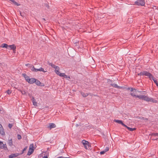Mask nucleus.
<instances>
[{
	"mask_svg": "<svg viewBox=\"0 0 158 158\" xmlns=\"http://www.w3.org/2000/svg\"><path fill=\"white\" fill-rule=\"evenodd\" d=\"M11 2L13 3L15 5L17 6H19L20 5V4L18 3L14 0H9Z\"/></svg>",
	"mask_w": 158,
	"mask_h": 158,
	"instance_id": "21",
	"label": "nucleus"
},
{
	"mask_svg": "<svg viewBox=\"0 0 158 158\" xmlns=\"http://www.w3.org/2000/svg\"><path fill=\"white\" fill-rule=\"evenodd\" d=\"M0 148H4L5 150L8 149L6 144H3V142L1 141H0Z\"/></svg>",
	"mask_w": 158,
	"mask_h": 158,
	"instance_id": "8",
	"label": "nucleus"
},
{
	"mask_svg": "<svg viewBox=\"0 0 158 158\" xmlns=\"http://www.w3.org/2000/svg\"><path fill=\"white\" fill-rule=\"evenodd\" d=\"M106 152L104 150L103 151L101 152H100V154L101 155H103V154H104Z\"/></svg>",
	"mask_w": 158,
	"mask_h": 158,
	"instance_id": "34",
	"label": "nucleus"
},
{
	"mask_svg": "<svg viewBox=\"0 0 158 158\" xmlns=\"http://www.w3.org/2000/svg\"><path fill=\"white\" fill-rule=\"evenodd\" d=\"M1 111V109H0V112Z\"/></svg>",
	"mask_w": 158,
	"mask_h": 158,
	"instance_id": "56",
	"label": "nucleus"
},
{
	"mask_svg": "<svg viewBox=\"0 0 158 158\" xmlns=\"http://www.w3.org/2000/svg\"><path fill=\"white\" fill-rule=\"evenodd\" d=\"M55 72L57 74H59L58 73H60V72L59 71L60 68L58 66H56L55 68Z\"/></svg>",
	"mask_w": 158,
	"mask_h": 158,
	"instance_id": "19",
	"label": "nucleus"
},
{
	"mask_svg": "<svg viewBox=\"0 0 158 158\" xmlns=\"http://www.w3.org/2000/svg\"><path fill=\"white\" fill-rule=\"evenodd\" d=\"M27 146H26L25 147V148L23 149V150H22V153L20 154L21 155H22V154H23L24 152L27 149Z\"/></svg>",
	"mask_w": 158,
	"mask_h": 158,
	"instance_id": "29",
	"label": "nucleus"
},
{
	"mask_svg": "<svg viewBox=\"0 0 158 158\" xmlns=\"http://www.w3.org/2000/svg\"><path fill=\"white\" fill-rule=\"evenodd\" d=\"M2 125L1 124H0V128H2Z\"/></svg>",
	"mask_w": 158,
	"mask_h": 158,
	"instance_id": "47",
	"label": "nucleus"
},
{
	"mask_svg": "<svg viewBox=\"0 0 158 158\" xmlns=\"http://www.w3.org/2000/svg\"><path fill=\"white\" fill-rule=\"evenodd\" d=\"M64 158H70V157H64Z\"/></svg>",
	"mask_w": 158,
	"mask_h": 158,
	"instance_id": "53",
	"label": "nucleus"
},
{
	"mask_svg": "<svg viewBox=\"0 0 158 158\" xmlns=\"http://www.w3.org/2000/svg\"><path fill=\"white\" fill-rule=\"evenodd\" d=\"M35 78H31L30 79V80L29 81H28V82L30 84H32L35 83Z\"/></svg>",
	"mask_w": 158,
	"mask_h": 158,
	"instance_id": "14",
	"label": "nucleus"
},
{
	"mask_svg": "<svg viewBox=\"0 0 158 158\" xmlns=\"http://www.w3.org/2000/svg\"><path fill=\"white\" fill-rule=\"evenodd\" d=\"M149 73V72H148L147 71H143V72H141L139 73L140 76L145 75L147 77L148 75V74Z\"/></svg>",
	"mask_w": 158,
	"mask_h": 158,
	"instance_id": "9",
	"label": "nucleus"
},
{
	"mask_svg": "<svg viewBox=\"0 0 158 158\" xmlns=\"http://www.w3.org/2000/svg\"><path fill=\"white\" fill-rule=\"evenodd\" d=\"M156 86H158V82L157 83H156Z\"/></svg>",
	"mask_w": 158,
	"mask_h": 158,
	"instance_id": "49",
	"label": "nucleus"
},
{
	"mask_svg": "<svg viewBox=\"0 0 158 158\" xmlns=\"http://www.w3.org/2000/svg\"><path fill=\"white\" fill-rule=\"evenodd\" d=\"M13 126V123H9L8 125V127L9 128L11 129Z\"/></svg>",
	"mask_w": 158,
	"mask_h": 158,
	"instance_id": "30",
	"label": "nucleus"
},
{
	"mask_svg": "<svg viewBox=\"0 0 158 158\" xmlns=\"http://www.w3.org/2000/svg\"><path fill=\"white\" fill-rule=\"evenodd\" d=\"M135 3V5L141 6H144L145 4L144 0H137Z\"/></svg>",
	"mask_w": 158,
	"mask_h": 158,
	"instance_id": "3",
	"label": "nucleus"
},
{
	"mask_svg": "<svg viewBox=\"0 0 158 158\" xmlns=\"http://www.w3.org/2000/svg\"><path fill=\"white\" fill-rule=\"evenodd\" d=\"M149 73V72H148L147 71H143V72H141L139 73L140 76L145 75L147 77L148 75V74Z\"/></svg>",
	"mask_w": 158,
	"mask_h": 158,
	"instance_id": "10",
	"label": "nucleus"
},
{
	"mask_svg": "<svg viewBox=\"0 0 158 158\" xmlns=\"http://www.w3.org/2000/svg\"><path fill=\"white\" fill-rule=\"evenodd\" d=\"M136 97L139 98V99H142L145 101H146V98H147V96L144 95H136Z\"/></svg>",
	"mask_w": 158,
	"mask_h": 158,
	"instance_id": "7",
	"label": "nucleus"
},
{
	"mask_svg": "<svg viewBox=\"0 0 158 158\" xmlns=\"http://www.w3.org/2000/svg\"><path fill=\"white\" fill-rule=\"evenodd\" d=\"M30 64H25V65L26 66H28L29 65H30Z\"/></svg>",
	"mask_w": 158,
	"mask_h": 158,
	"instance_id": "45",
	"label": "nucleus"
},
{
	"mask_svg": "<svg viewBox=\"0 0 158 158\" xmlns=\"http://www.w3.org/2000/svg\"><path fill=\"white\" fill-rule=\"evenodd\" d=\"M48 64L49 65H50L51 66H52V65L53 64L52 63H50L49 61H48Z\"/></svg>",
	"mask_w": 158,
	"mask_h": 158,
	"instance_id": "38",
	"label": "nucleus"
},
{
	"mask_svg": "<svg viewBox=\"0 0 158 158\" xmlns=\"http://www.w3.org/2000/svg\"><path fill=\"white\" fill-rule=\"evenodd\" d=\"M6 92L8 94H10L11 93V91L9 89L8 90L6 91Z\"/></svg>",
	"mask_w": 158,
	"mask_h": 158,
	"instance_id": "32",
	"label": "nucleus"
},
{
	"mask_svg": "<svg viewBox=\"0 0 158 158\" xmlns=\"http://www.w3.org/2000/svg\"><path fill=\"white\" fill-rule=\"evenodd\" d=\"M20 15H21V16H23V15H22V13H21V12H20Z\"/></svg>",
	"mask_w": 158,
	"mask_h": 158,
	"instance_id": "52",
	"label": "nucleus"
},
{
	"mask_svg": "<svg viewBox=\"0 0 158 158\" xmlns=\"http://www.w3.org/2000/svg\"><path fill=\"white\" fill-rule=\"evenodd\" d=\"M56 127V126L55 124L54 123H49L48 124L47 127L51 130L52 128H55Z\"/></svg>",
	"mask_w": 158,
	"mask_h": 158,
	"instance_id": "5",
	"label": "nucleus"
},
{
	"mask_svg": "<svg viewBox=\"0 0 158 158\" xmlns=\"http://www.w3.org/2000/svg\"><path fill=\"white\" fill-rule=\"evenodd\" d=\"M138 76H140L139 73L138 74Z\"/></svg>",
	"mask_w": 158,
	"mask_h": 158,
	"instance_id": "55",
	"label": "nucleus"
},
{
	"mask_svg": "<svg viewBox=\"0 0 158 158\" xmlns=\"http://www.w3.org/2000/svg\"><path fill=\"white\" fill-rule=\"evenodd\" d=\"M82 143L85 148L86 149H90L91 148V146L89 144V143L87 141L83 140L82 141Z\"/></svg>",
	"mask_w": 158,
	"mask_h": 158,
	"instance_id": "1",
	"label": "nucleus"
},
{
	"mask_svg": "<svg viewBox=\"0 0 158 158\" xmlns=\"http://www.w3.org/2000/svg\"><path fill=\"white\" fill-rule=\"evenodd\" d=\"M64 77H65L66 78H70V77L69 76L66 75Z\"/></svg>",
	"mask_w": 158,
	"mask_h": 158,
	"instance_id": "40",
	"label": "nucleus"
},
{
	"mask_svg": "<svg viewBox=\"0 0 158 158\" xmlns=\"http://www.w3.org/2000/svg\"><path fill=\"white\" fill-rule=\"evenodd\" d=\"M31 101L33 103V105L35 106H37V102L34 97H32Z\"/></svg>",
	"mask_w": 158,
	"mask_h": 158,
	"instance_id": "16",
	"label": "nucleus"
},
{
	"mask_svg": "<svg viewBox=\"0 0 158 158\" xmlns=\"http://www.w3.org/2000/svg\"><path fill=\"white\" fill-rule=\"evenodd\" d=\"M19 155L18 154H12L10 155L9 156V158H13L14 157H16Z\"/></svg>",
	"mask_w": 158,
	"mask_h": 158,
	"instance_id": "17",
	"label": "nucleus"
},
{
	"mask_svg": "<svg viewBox=\"0 0 158 158\" xmlns=\"http://www.w3.org/2000/svg\"><path fill=\"white\" fill-rule=\"evenodd\" d=\"M111 86H113L114 88H116L118 89H121V86H119L117 84H114V83H111L110 84Z\"/></svg>",
	"mask_w": 158,
	"mask_h": 158,
	"instance_id": "15",
	"label": "nucleus"
},
{
	"mask_svg": "<svg viewBox=\"0 0 158 158\" xmlns=\"http://www.w3.org/2000/svg\"><path fill=\"white\" fill-rule=\"evenodd\" d=\"M42 19L44 21H46V20L44 18Z\"/></svg>",
	"mask_w": 158,
	"mask_h": 158,
	"instance_id": "51",
	"label": "nucleus"
},
{
	"mask_svg": "<svg viewBox=\"0 0 158 158\" xmlns=\"http://www.w3.org/2000/svg\"><path fill=\"white\" fill-rule=\"evenodd\" d=\"M22 75L24 77V78H25L26 77H27V74L25 73H23V74H22Z\"/></svg>",
	"mask_w": 158,
	"mask_h": 158,
	"instance_id": "36",
	"label": "nucleus"
},
{
	"mask_svg": "<svg viewBox=\"0 0 158 158\" xmlns=\"http://www.w3.org/2000/svg\"><path fill=\"white\" fill-rule=\"evenodd\" d=\"M16 47L15 44L8 45V48L9 50H12L14 53H15L16 49Z\"/></svg>",
	"mask_w": 158,
	"mask_h": 158,
	"instance_id": "4",
	"label": "nucleus"
},
{
	"mask_svg": "<svg viewBox=\"0 0 158 158\" xmlns=\"http://www.w3.org/2000/svg\"><path fill=\"white\" fill-rule=\"evenodd\" d=\"M0 47L8 48V45L6 44H3L0 46Z\"/></svg>",
	"mask_w": 158,
	"mask_h": 158,
	"instance_id": "18",
	"label": "nucleus"
},
{
	"mask_svg": "<svg viewBox=\"0 0 158 158\" xmlns=\"http://www.w3.org/2000/svg\"><path fill=\"white\" fill-rule=\"evenodd\" d=\"M147 98H146V101L147 102H153V103H156L157 102V101L156 100L153 99L152 98H150L149 97L147 96Z\"/></svg>",
	"mask_w": 158,
	"mask_h": 158,
	"instance_id": "6",
	"label": "nucleus"
},
{
	"mask_svg": "<svg viewBox=\"0 0 158 158\" xmlns=\"http://www.w3.org/2000/svg\"><path fill=\"white\" fill-rule=\"evenodd\" d=\"M153 139L154 140L158 139V138H156V139Z\"/></svg>",
	"mask_w": 158,
	"mask_h": 158,
	"instance_id": "50",
	"label": "nucleus"
},
{
	"mask_svg": "<svg viewBox=\"0 0 158 158\" xmlns=\"http://www.w3.org/2000/svg\"><path fill=\"white\" fill-rule=\"evenodd\" d=\"M154 82L155 84H156V83H157L158 82L156 80H155V81H154Z\"/></svg>",
	"mask_w": 158,
	"mask_h": 158,
	"instance_id": "44",
	"label": "nucleus"
},
{
	"mask_svg": "<svg viewBox=\"0 0 158 158\" xmlns=\"http://www.w3.org/2000/svg\"><path fill=\"white\" fill-rule=\"evenodd\" d=\"M130 94L133 97H136V95L135 94H134V93H130Z\"/></svg>",
	"mask_w": 158,
	"mask_h": 158,
	"instance_id": "35",
	"label": "nucleus"
},
{
	"mask_svg": "<svg viewBox=\"0 0 158 158\" xmlns=\"http://www.w3.org/2000/svg\"><path fill=\"white\" fill-rule=\"evenodd\" d=\"M21 93L23 94H25L26 93V92L25 91H22Z\"/></svg>",
	"mask_w": 158,
	"mask_h": 158,
	"instance_id": "39",
	"label": "nucleus"
},
{
	"mask_svg": "<svg viewBox=\"0 0 158 158\" xmlns=\"http://www.w3.org/2000/svg\"><path fill=\"white\" fill-rule=\"evenodd\" d=\"M29 149L30 150L35 149V148H34V145L33 144H31L30 145Z\"/></svg>",
	"mask_w": 158,
	"mask_h": 158,
	"instance_id": "27",
	"label": "nucleus"
},
{
	"mask_svg": "<svg viewBox=\"0 0 158 158\" xmlns=\"http://www.w3.org/2000/svg\"><path fill=\"white\" fill-rule=\"evenodd\" d=\"M0 134L2 135H5V133L3 127H2V128H0Z\"/></svg>",
	"mask_w": 158,
	"mask_h": 158,
	"instance_id": "20",
	"label": "nucleus"
},
{
	"mask_svg": "<svg viewBox=\"0 0 158 158\" xmlns=\"http://www.w3.org/2000/svg\"><path fill=\"white\" fill-rule=\"evenodd\" d=\"M17 137H18V139L19 140L21 139L22 138L21 136L19 134H18Z\"/></svg>",
	"mask_w": 158,
	"mask_h": 158,
	"instance_id": "33",
	"label": "nucleus"
},
{
	"mask_svg": "<svg viewBox=\"0 0 158 158\" xmlns=\"http://www.w3.org/2000/svg\"><path fill=\"white\" fill-rule=\"evenodd\" d=\"M109 150V148L108 147H107L106 148V149L104 150L106 152H107Z\"/></svg>",
	"mask_w": 158,
	"mask_h": 158,
	"instance_id": "37",
	"label": "nucleus"
},
{
	"mask_svg": "<svg viewBox=\"0 0 158 158\" xmlns=\"http://www.w3.org/2000/svg\"><path fill=\"white\" fill-rule=\"evenodd\" d=\"M59 74H57V75L60 76V77H65V74L64 73H61L60 72Z\"/></svg>",
	"mask_w": 158,
	"mask_h": 158,
	"instance_id": "26",
	"label": "nucleus"
},
{
	"mask_svg": "<svg viewBox=\"0 0 158 158\" xmlns=\"http://www.w3.org/2000/svg\"><path fill=\"white\" fill-rule=\"evenodd\" d=\"M35 84L39 86H44V85L43 84V85H40V84H41V83L40 82V81H39L38 80L36 79H35Z\"/></svg>",
	"mask_w": 158,
	"mask_h": 158,
	"instance_id": "12",
	"label": "nucleus"
},
{
	"mask_svg": "<svg viewBox=\"0 0 158 158\" xmlns=\"http://www.w3.org/2000/svg\"><path fill=\"white\" fill-rule=\"evenodd\" d=\"M151 136H158V133H152L151 134H150Z\"/></svg>",
	"mask_w": 158,
	"mask_h": 158,
	"instance_id": "28",
	"label": "nucleus"
},
{
	"mask_svg": "<svg viewBox=\"0 0 158 158\" xmlns=\"http://www.w3.org/2000/svg\"><path fill=\"white\" fill-rule=\"evenodd\" d=\"M8 143L9 145L10 146H11L13 145L12 140L11 139L8 140Z\"/></svg>",
	"mask_w": 158,
	"mask_h": 158,
	"instance_id": "24",
	"label": "nucleus"
},
{
	"mask_svg": "<svg viewBox=\"0 0 158 158\" xmlns=\"http://www.w3.org/2000/svg\"><path fill=\"white\" fill-rule=\"evenodd\" d=\"M153 9H156V6H153Z\"/></svg>",
	"mask_w": 158,
	"mask_h": 158,
	"instance_id": "46",
	"label": "nucleus"
},
{
	"mask_svg": "<svg viewBox=\"0 0 158 158\" xmlns=\"http://www.w3.org/2000/svg\"><path fill=\"white\" fill-rule=\"evenodd\" d=\"M114 121L118 123L121 124L122 125H123V126H126V125H125L121 120H114Z\"/></svg>",
	"mask_w": 158,
	"mask_h": 158,
	"instance_id": "13",
	"label": "nucleus"
},
{
	"mask_svg": "<svg viewBox=\"0 0 158 158\" xmlns=\"http://www.w3.org/2000/svg\"><path fill=\"white\" fill-rule=\"evenodd\" d=\"M124 127H126L129 131H132L135 130L136 129V128H131L127 127L126 125V126H124Z\"/></svg>",
	"mask_w": 158,
	"mask_h": 158,
	"instance_id": "22",
	"label": "nucleus"
},
{
	"mask_svg": "<svg viewBox=\"0 0 158 158\" xmlns=\"http://www.w3.org/2000/svg\"><path fill=\"white\" fill-rule=\"evenodd\" d=\"M134 90H135L136 91V89L134 88H131V91H133Z\"/></svg>",
	"mask_w": 158,
	"mask_h": 158,
	"instance_id": "43",
	"label": "nucleus"
},
{
	"mask_svg": "<svg viewBox=\"0 0 158 158\" xmlns=\"http://www.w3.org/2000/svg\"><path fill=\"white\" fill-rule=\"evenodd\" d=\"M45 6L47 7L48 9L49 8V6H48V5H47V4H46L45 5Z\"/></svg>",
	"mask_w": 158,
	"mask_h": 158,
	"instance_id": "42",
	"label": "nucleus"
},
{
	"mask_svg": "<svg viewBox=\"0 0 158 158\" xmlns=\"http://www.w3.org/2000/svg\"><path fill=\"white\" fill-rule=\"evenodd\" d=\"M34 151V149L30 150L29 149L28 152L27 154V155H28V156L30 155L33 153Z\"/></svg>",
	"mask_w": 158,
	"mask_h": 158,
	"instance_id": "23",
	"label": "nucleus"
},
{
	"mask_svg": "<svg viewBox=\"0 0 158 158\" xmlns=\"http://www.w3.org/2000/svg\"><path fill=\"white\" fill-rule=\"evenodd\" d=\"M56 66H57L55 65H54V64H53L52 65V66H51V67H52V68H53L55 69V68Z\"/></svg>",
	"mask_w": 158,
	"mask_h": 158,
	"instance_id": "41",
	"label": "nucleus"
},
{
	"mask_svg": "<svg viewBox=\"0 0 158 158\" xmlns=\"http://www.w3.org/2000/svg\"><path fill=\"white\" fill-rule=\"evenodd\" d=\"M57 158H64L63 157H62V156H60V157H58Z\"/></svg>",
	"mask_w": 158,
	"mask_h": 158,
	"instance_id": "48",
	"label": "nucleus"
},
{
	"mask_svg": "<svg viewBox=\"0 0 158 158\" xmlns=\"http://www.w3.org/2000/svg\"><path fill=\"white\" fill-rule=\"evenodd\" d=\"M81 94L84 97H85L88 95V94L87 93L85 94L84 93H83L82 92H81Z\"/></svg>",
	"mask_w": 158,
	"mask_h": 158,
	"instance_id": "25",
	"label": "nucleus"
},
{
	"mask_svg": "<svg viewBox=\"0 0 158 158\" xmlns=\"http://www.w3.org/2000/svg\"><path fill=\"white\" fill-rule=\"evenodd\" d=\"M147 77L149 78L150 80L152 79L154 81L155 80H156L155 78L153 76L151 73H149Z\"/></svg>",
	"mask_w": 158,
	"mask_h": 158,
	"instance_id": "11",
	"label": "nucleus"
},
{
	"mask_svg": "<svg viewBox=\"0 0 158 158\" xmlns=\"http://www.w3.org/2000/svg\"><path fill=\"white\" fill-rule=\"evenodd\" d=\"M128 90H130V88H128Z\"/></svg>",
	"mask_w": 158,
	"mask_h": 158,
	"instance_id": "54",
	"label": "nucleus"
},
{
	"mask_svg": "<svg viewBox=\"0 0 158 158\" xmlns=\"http://www.w3.org/2000/svg\"><path fill=\"white\" fill-rule=\"evenodd\" d=\"M29 67H31V70L33 72H37L38 71H42L44 72V73H45L46 72V71H44V69L42 67H41L39 69H37L35 68L34 66H29Z\"/></svg>",
	"mask_w": 158,
	"mask_h": 158,
	"instance_id": "2",
	"label": "nucleus"
},
{
	"mask_svg": "<svg viewBox=\"0 0 158 158\" xmlns=\"http://www.w3.org/2000/svg\"><path fill=\"white\" fill-rule=\"evenodd\" d=\"M30 77L27 76V77L25 78V79L26 80V81L28 82V81H29L30 80Z\"/></svg>",
	"mask_w": 158,
	"mask_h": 158,
	"instance_id": "31",
	"label": "nucleus"
}]
</instances>
